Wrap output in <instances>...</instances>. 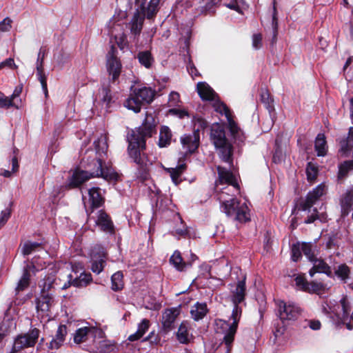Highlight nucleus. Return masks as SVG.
<instances>
[{
	"label": "nucleus",
	"mask_w": 353,
	"mask_h": 353,
	"mask_svg": "<svg viewBox=\"0 0 353 353\" xmlns=\"http://www.w3.org/2000/svg\"><path fill=\"white\" fill-rule=\"evenodd\" d=\"M157 122L151 113H146L142 125L132 130L128 136V153L132 161L138 165L137 177L144 181L148 176L149 168L152 161L145 152V139L156 132Z\"/></svg>",
	"instance_id": "obj_1"
},
{
	"label": "nucleus",
	"mask_w": 353,
	"mask_h": 353,
	"mask_svg": "<svg viewBox=\"0 0 353 353\" xmlns=\"http://www.w3.org/2000/svg\"><path fill=\"white\" fill-rule=\"evenodd\" d=\"M230 285V299L234 305L230 316L232 323H229L228 321L221 319H218L215 321L216 332L225 334L222 343L225 346L226 353H230L232 350L234 336L241 316L242 310L239 305L245 300L246 295L245 276L236 284Z\"/></svg>",
	"instance_id": "obj_2"
},
{
	"label": "nucleus",
	"mask_w": 353,
	"mask_h": 353,
	"mask_svg": "<svg viewBox=\"0 0 353 353\" xmlns=\"http://www.w3.org/2000/svg\"><path fill=\"white\" fill-rule=\"evenodd\" d=\"M94 145L95 154L93 155V151L91 154L88 156L86 161L87 170L92 178L102 177L106 181H117L119 179V175L114 171L111 167L104 165L105 159L107 157L108 143L104 137H101L94 141Z\"/></svg>",
	"instance_id": "obj_3"
},
{
	"label": "nucleus",
	"mask_w": 353,
	"mask_h": 353,
	"mask_svg": "<svg viewBox=\"0 0 353 353\" xmlns=\"http://www.w3.org/2000/svg\"><path fill=\"white\" fill-rule=\"evenodd\" d=\"M216 197L221 203L222 211L228 216L232 217L241 223L250 220L248 208L245 203H240L232 196L225 194L222 190L217 192Z\"/></svg>",
	"instance_id": "obj_4"
},
{
	"label": "nucleus",
	"mask_w": 353,
	"mask_h": 353,
	"mask_svg": "<svg viewBox=\"0 0 353 353\" xmlns=\"http://www.w3.org/2000/svg\"><path fill=\"white\" fill-rule=\"evenodd\" d=\"M210 139L219 151V156L222 161L232 164L233 147L225 137L224 127L219 123L213 124Z\"/></svg>",
	"instance_id": "obj_5"
},
{
	"label": "nucleus",
	"mask_w": 353,
	"mask_h": 353,
	"mask_svg": "<svg viewBox=\"0 0 353 353\" xmlns=\"http://www.w3.org/2000/svg\"><path fill=\"white\" fill-rule=\"evenodd\" d=\"M154 97L155 90L150 87H132L130 94L124 102V106L135 113H138L141 111L143 105L151 103Z\"/></svg>",
	"instance_id": "obj_6"
},
{
	"label": "nucleus",
	"mask_w": 353,
	"mask_h": 353,
	"mask_svg": "<svg viewBox=\"0 0 353 353\" xmlns=\"http://www.w3.org/2000/svg\"><path fill=\"white\" fill-rule=\"evenodd\" d=\"M118 51L114 46H111L106 55V69L109 75V81L114 83L119 77L122 65L117 57Z\"/></svg>",
	"instance_id": "obj_7"
},
{
	"label": "nucleus",
	"mask_w": 353,
	"mask_h": 353,
	"mask_svg": "<svg viewBox=\"0 0 353 353\" xmlns=\"http://www.w3.org/2000/svg\"><path fill=\"white\" fill-rule=\"evenodd\" d=\"M39 330L34 328L28 333L18 335L14 339L10 353H17L23 349L33 347L39 338Z\"/></svg>",
	"instance_id": "obj_8"
},
{
	"label": "nucleus",
	"mask_w": 353,
	"mask_h": 353,
	"mask_svg": "<svg viewBox=\"0 0 353 353\" xmlns=\"http://www.w3.org/2000/svg\"><path fill=\"white\" fill-rule=\"evenodd\" d=\"M161 0H135L136 12L146 19H153L160 9Z\"/></svg>",
	"instance_id": "obj_9"
},
{
	"label": "nucleus",
	"mask_w": 353,
	"mask_h": 353,
	"mask_svg": "<svg viewBox=\"0 0 353 353\" xmlns=\"http://www.w3.org/2000/svg\"><path fill=\"white\" fill-rule=\"evenodd\" d=\"M107 254L104 248L101 245H95L90 251L91 270L94 273H101L106 263Z\"/></svg>",
	"instance_id": "obj_10"
},
{
	"label": "nucleus",
	"mask_w": 353,
	"mask_h": 353,
	"mask_svg": "<svg viewBox=\"0 0 353 353\" xmlns=\"http://www.w3.org/2000/svg\"><path fill=\"white\" fill-rule=\"evenodd\" d=\"M86 212L88 214V221L93 220L95 225L99 226L101 230L110 234L114 232L113 223L109 215L104 210H98L95 216L91 215L92 213L89 212V210H87Z\"/></svg>",
	"instance_id": "obj_11"
},
{
	"label": "nucleus",
	"mask_w": 353,
	"mask_h": 353,
	"mask_svg": "<svg viewBox=\"0 0 353 353\" xmlns=\"http://www.w3.org/2000/svg\"><path fill=\"white\" fill-rule=\"evenodd\" d=\"M279 317L281 321H294L301 315L302 310L294 303L278 302Z\"/></svg>",
	"instance_id": "obj_12"
},
{
	"label": "nucleus",
	"mask_w": 353,
	"mask_h": 353,
	"mask_svg": "<svg viewBox=\"0 0 353 353\" xmlns=\"http://www.w3.org/2000/svg\"><path fill=\"white\" fill-rule=\"evenodd\" d=\"M326 192L325 185L320 184L312 191L309 192L305 200L299 203V210L306 211L310 210Z\"/></svg>",
	"instance_id": "obj_13"
},
{
	"label": "nucleus",
	"mask_w": 353,
	"mask_h": 353,
	"mask_svg": "<svg viewBox=\"0 0 353 353\" xmlns=\"http://www.w3.org/2000/svg\"><path fill=\"white\" fill-rule=\"evenodd\" d=\"M296 285L301 290L308 293L319 294L323 292L326 288V285L322 282L313 281H307L305 278L301 275H298L294 279Z\"/></svg>",
	"instance_id": "obj_14"
},
{
	"label": "nucleus",
	"mask_w": 353,
	"mask_h": 353,
	"mask_svg": "<svg viewBox=\"0 0 353 353\" xmlns=\"http://www.w3.org/2000/svg\"><path fill=\"white\" fill-rule=\"evenodd\" d=\"M37 312L41 317L50 316V308L54 304V297L48 292L43 290L41 296L36 301Z\"/></svg>",
	"instance_id": "obj_15"
},
{
	"label": "nucleus",
	"mask_w": 353,
	"mask_h": 353,
	"mask_svg": "<svg viewBox=\"0 0 353 353\" xmlns=\"http://www.w3.org/2000/svg\"><path fill=\"white\" fill-rule=\"evenodd\" d=\"M105 202V198L101 194V188L98 187H92L88 190V201L89 208H87L86 203L84 202L85 207L89 210V212L92 213L94 209L101 207Z\"/></svg>",
	"instance_id": "obj_16"
},
{
	"label": "nucleus",
	"mask_w": 353,
	"mask_h": 353,
	"mask_svg": "<svg viewBox=\"0 0 353 353\" xmlns=\"http://www.w3.org/2000/svg\"><path fill=\"white\" fill-rule=\"evenodd\" d=\"M216 169L219 175L218 180L216 181V188L219 185L227 184L233 186L238 192L239 186L235 176L230 170L220 165H218Z\"/></svg>",
	"instance_id": "obj_17"
},
{
	"label": "nucleus",
	"mask_w": 353,
	"mask_h": 353,
	"mask_svg": "<svg viewBox=\"0 0 353 353\" xmlns=\"http://www.w3.org/2000/svg\"><path fill=\"white\" fill-rule=\"evenodd\" d=\"M180 314L179 307L166 309L162 314L161 324L165 332H168L174 328V324Z\"/></svg>",
	"instance_id": "obj_18"
},
{
	"label": "nucleus",
	"mask_w": 353,
	"mask_h": 353,
	"mask_svg": "<svg viewBox=\"0 0 353 353\" xmlns=\"http://www.w3.org/2000/svg\"><path fill=\"white\" fill-rule=\"evenodd\" d=\"M181 143L186 152L192 154L194 152L199 145V130L194 131L191 134H185L181 137Z\"/></svg>",
	"instance_id": "obj_19"
},
{
	"label": "nucleus",
	"mask_w": 353,
	"mask_h": 353,
	"mask_svg": "<svg viewBox=\"0 0 353 353\" xmlns=\"http://www.w3.org/2000/svg\"><path fill=\"white\" fill-rule=\"evenodd\" d=\"M91 178L88 171L76 170L69 179L66 188L68 189L79 188Z\"/></svg>",
	"instance_id": "obj_20"
},
{
	"label": "nucleus",
	"mask_w": 353,
	"mask_h": 353,
	"mask_svg": "<svg viewBox=\"0 0 353 353\" xmlns=\"http://www.w3.org/2000/svg\"><path fill=\"white\" fill-rule=\"evenodd\" d=\"M313 267L309 271L310 276H313L315 273H324L330 277L332 276V272L330 267L322 259L315 258L313 261Z\"/></svg>",
	"instance_id": "obj_21"
},
{
	"label": "nucleus",
	"mask_w": 353,
	"mask_h": 353,
	"mask_svg": "<svg viewBox=\"0 0 353 353\" xmlns=\"http://www.w3.org/2000/svg\"><path fill=\"white\" fill-rule=\"evenodd\" d=\"M197 92L203 101L212 102L218 97L213 89L205 82H199L197 83Z\"/></svg>",
	"instance_id": "obj_22"
},
{
	"label": "nucleus",
	"mask_w": 353,
	"mask_h": 353,
	"mask_svg": "<svg viewBox=\"0 0 353 353\" xmlns=\"http://www.w3.org/2000/svg\"><path fill=\"white\" fill-rule=\"evenodd\" d=\"M66 334L67 327L65 325H60L57 330L55 336L50 342L48 347L52 350L59 349L63 345Z\"/></svg>",
	"instance_id": "obj_23"
},
{
	"label": "nucleus",
	"mask_w": 353,
	"mask_h": 353,
	"mask_svg": "<svg viewBox=\"0 0 353 353\" xmlns=\"http://www.w3.org/2000/svg\"><path fill=\"white\" fill-rule=\"evenodd\" d=\"M145 17L135 12L130 22L128 23L130 32L134 34V38L139 36L142 30L144 19Z\"/></svg>",
	"instance_id": "obj_24"
},
{
	"label": "nucleus",
	"mask_w": 353,
	"mask_h": 353,
	"mask_svg": "<svg viewBox=\"0 0 353 353\" xmlns=\"http://www.w3.org/2000/svg\"><path fill=\"white\" fill-rule=\"evenodd\" d=\"M176 339L180 343L188 344L192 339V335L190 332V325L188 322L183 321L179 325Z\"/></svg>",
	"instance_id": "obj_25"
},
{
	"label": "nucleus",
	"mask_w": 353,
	"mask_h": 353,
	"mask_svg": "<svg viewBox=\"0 0 353 353\" xmlns=\"http://www.w3.org/2000/svg\"><path fill=\"white\" fill-rule=\"evenodd\" d=\"M170 263L180 272L185 271L192 266V262L184 261L179 251L176 250L170 259Z\"/></svg>",
	"instance_id": "obj_26"
},
{
	"label": "nucleus",
	"mask_w": 353,
	"mask_h": 353,
	"mask_svg": "<svg viewBox=\"0 0 353 353\" xmlns=\"http://www.w3.org/2000/svg\"><path fill=\"white\" fill-rule=\"evenodd\" d=\"M352 204L353 192L347 191L341 199V216L343 217L349 214Z\"/></svg>",
	"instance_id": "obj_27"
},
{
	"label": "nucleus",
	"mask_w": 353,
	"mask_h": 353,
	"mask_svg": "<svg viewBox=\"0 0 353 353\" xmlns=\"http://www.w3.org/2000/svg\"><path fill=\"white\" fill-rule=\"evenodd\" d=\"M208 311L205 303H196L192 307L190 314L194 320L199 321L206 315Z\"/></svg>",
	"instance_id": "obj_28"
},
{
	"label": "nucleus",
	"mask_w": 353,
	"mask_h": 353,
	"mask_svg": "<svg viewBox=\"0 0 353 353\" xmlns=\"http://www.w3.org/2000/svg\"><path fill=\"white\" fill-rule=\"evenodd\" d=\"M172 134L170 129L165 125L161 128L158 145L160 148L168 146L172 140Z\"/></svg>",
	"instance_id": "obj_29"
},
{
	"label": "nucleus",
	"mask_w": 353,
	"mask_h": 353,
	"mask_svg": "<svg viewBox=\"0 0 353 353\" xmlns=\"http://www.w3.org/2000/svg\"><path fill=\"white\" fill-rule=\"evenodd\" d=\"M185 170L186 165L185 163H182L176 168H168L167 172L170 174V177L174 184L178 185L181 182V176Z\"/></svg>",
	"instance_id": "obj_30"
},
{
	"label": "nucleus",
	"mask_w": 353,
	"mask_h": 353,
	"mask_svg": "<svg viewBox=\"0 0 353 353\" xmlns=\"http://www.w3.org/2000/svg\"><path fill=\"white\" fill-rule=\"evenodd\" d=\"M150 326L149 320L144 319L141 321V322L138 325L137 331L130 335L128 337V340L130 341H135L141 339L146 331L148 330Z\"/></svg>",
	"instance_id": "obj_31"
},
{
	"label": "nucleus",
	"mask_w": 353,
	"mask_h": 353,
	"mask_svg": "<svg viewBox=\"0 0 353 353\" xmlns=\"http://www.w3.org/2000/svg\"><path fill=\"white\" fill-rule=\"evenodd\" d=\"M99 101L105 105V108H108L112 101V94L109 85L105 83H103L102 88L99 92Z\"/></svg>",
	"instance_id": "obj_32"
},
{
	"label": "nucleus",
	"mask_w": 353,
	"mask_h": 353,
	"mask_svg": "<svg viewBox=\"0 0 353 353\" xmlns=\"http://www.w3.org/2000/svg\"><path fill=\"white\" fill-rule=\"evenodd\" d=\"M38 259L34 256L32 259L30 263H27L23 270V272H26L28 276H30V273L32 272L35 274L37 272L42 270L45 267V263L43 265L39 263L38 261Z\"/></svg>",
	"instance_id": "obj_33"
},
{
	"label": "nucleus",
	"mask_w": 353,
	"mask_h": 353,
	"mask_svg": "<svg viewBox=\"0 0 353 353\" xmlns=\"http://www.w3.org/2000/svg\"><path fill=\"white\" fill-rule=\"evenodd\" d=\"M315 150L318 156H325L327 152L326 141L323 134H319L315 140Z\"/></svg>",
	"instance_id": "obj_34"
},
{
	"label": "nucleus",
	"mask_w": 353,
	"mask_h": 353,
	"mask_svg": "<svg viewBox=\"0 0 353 353\" xmlns=\"http://www.w3.org/2000/svg\"><path fill=\"white\" fill-rule=\"evenodd\" d=\"M139 63L146 68H151L154 63V58L149 51L139 52L137 56Z\"/></svg>",
	"instance_id": "obj_35"
},
{
	"label": "nucleus",
	"mask_w": 353,
	"mask_h": 353,
	"mask_svg": "<svg viewBox=\"0 0 353 353\" xmlns=\"http://www.w3.org/2000/svg\"><path fill=\"white\" fill-rule=\"evenodd\" d=\"M21 106V101L19 100V103L17 101H12L10 97H6L5 94L0 92V108H9L10 107H14L19 109Z\"/></svg>",
	"instance_id": "obj_36"
},
{
	"label": "nucleus",
	"mask_w": 353,
	"mask_h": 353,
	"mask_svg": "<svg viewBox=\"0 0 353 353\" xmlns=\"http://www.w3.org/2000/svg\"><path fill=\"white\" fill-rule=\"evenodd\" d=\"M92 280L91 274L81 273L79 277L72 280V285L76 287H84L89 284Z\"/></svg>",
	"instance_id": "obj_37"
},
{
	"label": "nucleus",
	"mask_w": 353,
	"mask_h": 353,
	"mask_svg": "<svg viewBox=\"0 0 353 353\" xmlns=\"http://www.w3.org/2000/svg\"><path fill=\"white\" fill-rule=\"evenodd\" d=\"M123 273L120 271L114 273L111 277L112 290L119 291L123 288Z\"/></svg>",
	"instance_id": "obj_38"
},
{
	"label": "nucleus",
	"mask_w": 353,
	"mask_h": 353,
	"mask_svg": "<svg viewBox=\"0 0 353 353\" xmlns=\"http://www.w3.org/2000/svg\"><path fill=\"white\" fill-rule=\"evenodd\" d=\"M91 331V328L88 327H84L78 329L74 336V341L76 343H81L82 342H85L88 339V335L89 332Z\"/></svg>",
	"instance_id": "obj_39"
},
{
	"label": "nucleus",
	"mask_w": 353,
	"mask_h": 353,
	"mask_svg": "<svg viewBox=\"0 0 353 353\" xmlns=\"http://www.w3.org/2000/svg\"><path fill=\"white\" fill-rule=\"evenodd\" d=\"M46 55V50L41 48L38 55L36 63V69H37V75H45L44 68H43V61Z\"/></svg>",
	"instance_id": "obj_40"
},
{
	"label": "nucleus",
	"mask_w": 353,
	"mask_h": 353,
	"mask_svg": "<svg viewBox=\"0 0 353 353\" xmlns=\"http://www.w3.org/2000/svg\"><path fill=\"white\" fill-rule=\"evenodd\" d=\"M352 170H353V160L344 161L339 167L338 178L339 179L345 178L348 172Z\"/></svg>",
	"instance_id": "obj_41"
},
{
	"label": "nucleus",
	"mask_w": 353,
	"mask_h": 353,
	"mask_svg": "<svg viewBox=\"0 0 353 353\" xmlns=\"http://www.w3.org/2000/svg\"><path fill=\"white\" fill-rule=\"evenodd\" d=\"M212 105L214 108V110L221 114H224L226 117H229L230 114V111L227 105L221 102L219 97L214 99V101H212Z\"/></svg>",
	"instance_id": "obj_42"
},
{
	"label": "nucleus",
	"mask_w": 353,
	"mask_h": 353,
	"mask_svg": "<svg viewBox=\"0 0 353 353\" xmlns=\"http://www.w3.org/2000/svg\"><path fill=\"white\" fill-rule=\"evenodd\" d=\"M30 276H28L26 272H23L22 276L15 288L16 294L28 288L30 285Z\"/></svg>",
	"instance_id": "obj_43"
},
{
	"label": "nucleus",
	"mask_w": 353,
	"mask_h": 353,
	"mask_svg": "<svg viewBox=\"0 0 353 353\" xmlns=\"http://www.w3.org/2000/svg\"><path fill=\"white\" fill-rule=\"evenodd\" d=\"M41 245V243L32 242L30 241H26L23 243L21 248V253L25 256L29 255Z\"/></svg>",
	"instance_id": "obj_44"
},
{
	"label": "nucleus",
	"mask_w": 353,
	"mask_h": 353,
	"mask_svg": "<svg viewBox=\"0 0 353 353\" xmlns=\"http://www.w3.org/2000/svg\"><path fill=\"white\" fill-rule=\"evenodd\" d=\"M334 273L338 278L345 282L349 278L350 270L347 265L341 264L335 270Z\"/></svg>",
	"instance_id": "obj_45"
},
{
	"label": "nucleus",
	"mask_w": 353,
	"mask_h": 353,
	"mask_svg": "<svg viewBox=\"0 0 353 353\" xmlns=\"http://www.w3.org/2000/svg\"><path fill=\"white\" fill-rule=\"evenodd\" d=\"M306 174L309 181H314L318 174V168L314 163H308L306 168Z\"/></svg>",
	"instance_id": "obj_46"
},
{
	"label": "nucleus",
	"mask_w": 353,
	"mask_h": 353,
	"mask_svg": "<svg viewBox=\"0 0 353 353\" xmlns=\"http://www.w3.org/2000/svg\"><path fill=\"white\" fill-rule=\"evenodd\" d=\"M261 101L265 104L266 108L268 110L270 114L274 110L273 100L270 97L268 92H264L261 94Z\"/></svg>",
	"instance_id": "obj_47"
},
{
	"label": "nucleus",
	"mask_w": 353,
	"mask_h": 353,
	"mask_svg": "<svg viewBox=\"0 0 353 353\" xmlns=\"http://www.w3.org/2000/svg\"><path fill=\"white\" fill-rule=\"evenodd\" d=\"M202 8L205 12H213L214 8L219 3L220 0H201Z\"/></svg>",
	"instance_id": "obj_48"
},
{
	"label": "nucleus",
	"mask_w": 353,
	"mask_h": 353,
	"mask_svg": "<svg viewBox=\"0 0 353 353\" xmlns=\"http://www.w3.org/2000/svg\"><path fill=\"white\" fill-rule=\"evenodd\" d=\"M301 248V251L310 261H313L316 258L312 252L311 244L305 243H303Z\"/></svg>",
	"instance_id": "obj_49"
},
{
	"label": "nucleus",
	"mask_w": 353,
	"mask_h": 353,
	"mask_svg": "<svg viewBox=\"0 0 353 353\" xmlns=\"http://www.w3.org/2000/svg\"><path fill=\"white\" fill-rule=\"evenodd\" d=\"M292 259L297 261L301 256V248L299 243L293 244L291 249Z\"/></svg>",
	"instance_id": "obj_50"
},
{
	"label": "nucleus",
	"mask_w": 353,
	"mask_h": 353,
	"mask_svg": "<svg viewBox=\"0 0 353 353\" xmlns=\"http://www.w3.org/2000/svg\"><path fill=\"white\" fill-rule=\"evenodd\" d=\"M11 215V210L10 208H6L4 210L1 211L0 215V228L3 226Z\"/></svg>",
	"instance_id": "obj_51"
},
{
	"label": "nucleus",
	"mask_w": 353,
	"mask_h": 353,
	"mask_svg": "<svg viewBox=\"0 0 353 353\" xmlns=\"http://www.w3.org/2000/svg\"><path fill=\"white\" fill-rule=\"evenodd\" d=\"M341 304L342 310H343L341 320L345 322L348 319L350 307L347 305L345 299H342L341 300Z\"/></svg>",
	"instance_id": "obj_52"
},
{
	"label": "nucleus",
	"mask_w": 353,
	"mask_h": 353,
	"mask_svg": "<svg viewBox=\"0 0 353 353\" xmlns=\"http://www.w3.org/2000/svg\"><path fill=\"white\" fill-rule=\"evenodd\" d=\"M12 21L9 18H5L2 21L0 22V31L1 32H8L12 28Z\"/></svg>",
	"instance_id": "obj_53"
},
{
	"label": "nucleus",
	"mask_w": 353,
	"mask_h": 353,
	"mask_svg": "<svg viewBox=\"0 0 353 353\" xmlns=\"http://www.w3.org/2000/svg\"><path fill=\"white\" fill-rule=\"evenodd\" d=\"M115 40L117 42V44L120 48L121 50H123L124 48L127 46L128 41H127V37L125 34H122L119 35V37H115Z\"/></svg>",
	"instance_id": "obj_54"
},
{
	"label": "nucleus",
	"mask_w": 353,
	"mask_h": 353,
	"mask_svg": "<svg viewBox=\"0 0 353 353\" xmlns=\"http://www.w3.org/2000/svg\"><path fill=\"white\" fill-rule=\"evenodd\" d=\"M169 113L172 115L177 116L180 119L188 117V112L185 110L172 108L169 110Z\"/></svg>",
	"instance_id": "obj_55"
},
{
	"label": "nucleus",
	"mask_w": 353,
	"mask_h": 353,
	"mask_svg": "<svg viewBox=\"0 0 353 353\" xmlns=\"http://www.w3.org/2000/svg\"><path fill=\"white\" fill-rule=\"evenodd\" d=\"M252 46L258 50L262 46V36L261 34H255L252 37Z\"/></svg>",
	"instance_id": "obj_56"
},
{
	"label": "nucleus",
	"mask_w": 353,
	"mask_h": 353,
	"mask_svg": "<svg viewBox=\"0 0 353 353\" xmlns=\"http://www.w3.org/2000/svg\"><path fill=\"white\" fill-rule=\"evenodd\" d=\"M38 80L41 84L42 90L44 92L45 97H48V87H47V77L46 75H39L37 76Z\"/></svg>",
	"instance_id": "obj_57"
},
{
	"label": "nucleus",
	"mask_w": 353,
	"mask_h": 353,
	"mask_svg": "<svg viewBox=\"0 0 353 353\" xmlns=\"http://www.w3.org/2000/svg\"><path fill=\"white\" fill-rule=\"evenodd\" d=\"M22 90L23 85H19L15 88V89L13 91V93L10 96V98L12 99V101H17V103H19V101H18L17 100H16V99L20 96Z\"/></svg>",
	"instance_id": "obj_58"
},
{
	"label": "nucleus",
	"mask_w": 353,
	"mask_h": 353,
	"mask_svg": "<svg viewBox=\"0 0 353 353\" xmlns=\"http://www.w3.org/2000/svg\"><path fill=\"white\" fill-rule=\"evenodd\" d=\"M307 325L313 330H319L321 328V324L319 320H309Z\"/></svg>",
	"instance_id": "obj_59"
},
{
	"label": "nucleus",
	"mask_w": 353,
	"mask_h": 353,
	"mask_svg": "<svg viewBox=\"0 0 353 353\" xmlns=\"http://www.w3.org/2000/svg\"><path fill=\"white\" fill-rule=\"evenodd\" d=\"M228 121L230 131L232 134H235L238 132V126L236 123L231 118V114H230L229 117H226Z\"/></svg>",
	"instance_id": "obj_60"
},
{
	"label": "nucleus",
	"mask_w": 353,
	"mask_h": 353,
	"mask_svg": "<svg viewBox=\"0 0 353 353\" xmlns=\"http://www.w3.org/2000/svg\"><path fill=\"white\" fill-rule=\"evenodd\" d=\"M198 125L199 128L197 130H199V128L204 129L208 126V123L205 120L198 118L195 120V125Z\"/></svg>",
	"instance_id": "obj_61"
},
{
	"label": "nucleus",
	"mask_w": 353,
	"mask_h": 353,
	"mask_svg": "<svg viewBox=\"0 0 353 353\" xmlns=\"http://www.w3.org/2000/svg\"><path fill=\"white\" fill-rule=\"evenodd\" d=\"M315 212V214H312L310 216H309L305 221L304 223L306 224H310L313 223L315 220L319 219L317 215V210L316 209L314 210Z\"/></svg>",
	"instance_id": "obj_62"
},
{
	"label": "nucleus",
	"mask_w": 353,
	"mask_h": 353,
	"mask_svg": "<svg viewBox=\"0 0 353 353\" xmlns=\"http://www.w3.org/2000/svg\"><path fill=\"white\" fill-rule=\"evenodd\" d=\"M12 171L13 173L18 172L19 165L17 157L16 156H14L12 159Z\"/></svg>",
	"instance_id": "obj_63"
},
{
	"label": "nucleus",
	"mask_w": 353,
	"mask_h": 353,
	"mask_svg": "<svg viewBox=\"0 0 353 353\" xmlns=\"http://www.w3.org/2000/svg\"><path fill=\"white\" fill-rule=\"evenodd\" d=\"M179 101V94L177 92H172L170 94V102L172 104L176 103Z\"/></svg>",
	"instance_id": "obj_64"
}]
</instances>
